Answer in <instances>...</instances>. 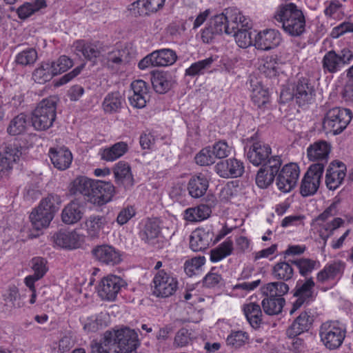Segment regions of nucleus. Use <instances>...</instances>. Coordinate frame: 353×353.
Returning <instances> with one entry per match:
<instances>
[{"instance_id":"393cba45","label":"nucleus","mask_w":353,"mask_h":353,"mask_svg":"<svg viewBox=\"0 0 353 353\" xmlns=\"http://www.w3.org/2000/svg\"><path fill=\"white\" fill-rule=\"evenodd\" d=\"M133 94L129 97L130 104L137 108L145 106L148 90L146 83L143 80H136L131 83Z\"/></svg>"},{"instance_id":"4c0bfd02","label":"nucleus","mask_w":353,"mask_h":353,"mask_svg":"<svg viewBox=\"0 0 353 353\" xmlns=\"http://www.w3.org/2000/svg\"><path fill=\"white\" fill-rule=\"evenodd\" d=\"M248 321L254 328H257L262 323V312L259 305L254 303L245 304L243 307Z\"/></svg>"},{"instance_id":"dca6fc26","label":"nucleus","mask_w":353,"mask_h":353,"mask_svg":"<svg viewBox=\"0 0 353 353\" xmlns=\"http://www.w3.org/2000/svg\"><path fill=\"white\" fill-rule=\"evenodd\" d=\"M331 151V145L325 141H315L307 148V155L310 161L315 162L311 165L321 166L324 171L325 166L327 164L329 154Z\"/></svg>"},{"instance_id":"f3484780","label":"nucleus","mask_w":353,"mask_h":353,"mask_svg":"<svg viewBox=\"0 0 353 353\" xmlns=\"http://www.w3.org/2000/svg\"><path fill=\"white\" fill-rule=\"evenodd\" d=\"M91 252L97 261L105 265L113 266L122 261L120 252L113 246L107 244L94 247Z\"/></svg>"},{"instance_id":"1a4fd4ad","label":"nucleus","mask_w":353,"mask_h":353,"mask_svg":"<svg viewBox=\"0 0 353 353\" xmlns=\"http://www.w3.org/2000/svg\"><path fill=\"white\" fill-rule=\"evenodd\" d=\"M300 174L299 167L296 163L285 165L277 175L276 184L278 189L284 192H290L296 186Z\"/></svg>"},{"instance_id":"c9c22d12","label":"nucleus","mask_w":353,"mask_h":353,"mask_svg":"<svg viewBox=\"0 0 353 353\" xmlns=\"http://www.w3.org/2000/svg\"><path fill=\"white\" fill-rule=\"evenodd\" d=\"M54 243L63 248L75 249L79 245V236L74 231H60L54 236Z\"/></svg>"},{"instance_id":"a19ab883","label":"nucleus","mask_w":353,"mask_h":353,"mask_svg":"<svg viewBox=\"0 0 353 353\" xmlns=\"http://www.w3.org/2000/svg\"><path fill=\"white\" fill-rule=\"evenodd\" d=\"M150 81L155 92L159 94L167 92L172 87L171 77L163 72L152 73Z\"/></svg>"},{"instance_id":"f257e3e1","label":"nucleus","mask_w":353,"mask_h":353,"mask_svg":"<svg viewBox=\"0 0 353 353\" xmlns=\"http://www.w3.org/2000/svg\"><path fill=\"white\" fill-rule=\"evenodd\" d=\"M139 345L137 333L128 327L105 332L103 341H93L90 344L92 353H135Z\"/></svg>"},{"instance_id":"bb28decb","label":"nucleus","mask_w":353,"mask_h":353,"mask_svg":"<svg viewBox=\"0 0 353 353\" xmlns=\"http://www.w3.org/2000/svg\"><path fill=\"white\" fill-rule=\"evenodd\" d=\"M313 321L310 312H303L294 321L286 331L289 338H294L301 333L307 331Z\"/></svg>"},{"instance_id":"bf43d9fd","label":"nucleus","mask_w":353,"mask_h":353,"mask_svg":"<svg viewBox=\"0 0 353 353\" xmlns=\"http://www.w3.org/2000/svg\"><path fill=\"white\" fill-rule=\"evenodd\" d=\"M248 341V335L243 331L232 332L226 339V343L232 347L238 348L245 344Z\"/></svg>"},{"instance_id":"2f4dec72","label":"nucleus","mask_w":353,"mask_h":353,"mask_svg":"<svg viewBox=\"0 0 353 353\" xmlns=\"http://www.w3.org/2000/svg\"><path fill=\"white\" fill-rule=\"evenodd\" d=\"M345 223L343 219L339 217L334 218L330 221H320L316 223L318 233L323 241V245H326L327 239L331 237L336 230L343 226Z\"/></svg>"},{"instance_id":"603ef678","label":"nucleus","mask_w":353,"mask_h":353,"mask_svg":"<svg viewBox=\"0 0 353 353\" xmlns=\"http://www.w3.org/2000/svg\"><path fill=\"white\" fill-rule=\"evenodd\" d=\"M250 89L252 91V100L259 107L262 108L269 102V94L268 92L258 86L253 89V78L252 77L250 80Z\"/></svg>"},{"instance_id":"20e7f679","label":"nucleus","mask_w":353,"mask_h":353,"mask_svg":"<svg viewBox=\"0 0 353 353\" xmlns=\"http://www.w3.org/2000/svg\"><path fill=\"white\" fill-rule=\"evenodd\" d=\"M57 117V100L49 97L39 102L31 115V123L37 131L46 130L51 128Z\"/></svg>"},{"instance_id":"39448f33","label":"nucleus","mask_w":353,"mask_h":353,"mask_svg":"<svg viewBox=\"0 0 353 353\" xmlns=\"http://www.w3.org/2000/svg\"><path fill=\"white\" fill-rule=\"evenodd\" d=\"M352 119V113L347 108H334L326 113L323 125L324 129L333 134L341 133Z\"/></svg>"},{"instance_id":"864d4df0","label":"nucleus","mask_w":353,"mask_h":353,"mask_svg":"<svg viewBox=\"0 0 353 353\" xmlns=\"http://www.w3.org/2000/svg\"><path fill=\"white\" fill-rule=\"evenodd\" d=\"M37 57V50L33 48H28L17 54L15 62L23 66L30 65L36 61Z\"/></svg>"},{"instance_id":"774afa93","label":"nucleus","mask_w":353,"mask_h":353,"mask_svg":"<svg viewBox=\"0 0 353 353\" xmlns=\"http://www.w3.org/2000/svg\"><path fill=\"white\" fill-rule=\"evenodd\" d=\"M292 263L299 268V273L302 276H307L312 272L316 265L315 261L309 259H300L292 261Z\"/></svg>"},{"instance_id":"a18cd8bd","label":"nucleus","mask_w":353,"mask_h":353,"mask_svg":"<svg viewBox=\"0 0 353 353\" xmlns=\"http://www.w3.org/2000/svg\"><path fill=\"white\" fill-rule=\"evenodd\" d=\"M29 117L25 114H19L13 118L7 128L9 134L15 136L25 132L27 130Z\"/></svg>"},{"instance_id":"69168bd1","label":"nucleus","mask_w":353,"mask_h":353,"mask_svg":"<svg viewBox=\"0 0 353 353\" xmlns=\"http://www.w3.org/2000/svg\"><path fill=\"white\" fill-rule=\"evenodd\" d=\"M55 75L64 72L73 65V61L68 57L61 56L56 61L50 62Z\"/></svg>"},{"instance_id":"0e129e2a","label":"nucleus","mask_w":353,"mask_h":353,"mask_svg":"<svg viewBox=\"0 0 353 353\" xmlns=\"http://www.w3.org/2000/svg\"><path fill=\"white\" fill-rule=\"evenodd\" d=\"M205 262V259L204 256L194 257L191 260L185 261L184 270L188 276H191L197 273Z\"/></svg>"},{"instance_id":"412c9836","label":"nucleus","mask_w":353,"mask_h":353,"mask_svg":"<svg viewBox=\"0 0 353 353\" xmlns=\"http://www.w3.org/2000/svg\"><path fill=\"white\" fill-rule=\"evenodd\" d=\"M214 233L210 229L199 228L190 236V248L194 252L204 251L212 242Z\"/></svg>"},{"instance_id":"a211bd4d","label":"nucleus","mask_w":353,"mask_h":353,"mask_svg":"<svg viewBox=\"0 0 353 353\" xmlns=\"http://www.w3.org/2000/svg\"><path fill=\"white\" fill-rule=\"evenodd\" d=\"M217 174L225 179L241 176L244 172L243 163L235 158H230L217 163L214 167Z\"/></svg>"},{"instance_id":"13d9d810","label":"nucleus","mask_w":353,"mask_h":353,"mask_svg":"<svg viewBox=\"0 0 353 353\" xmlns=\"http://www.w3.org/2000/svg\"><path fill=\"white\" fill-rule=\"evenodd\" d=\"M227 17L225 12L214 16L210 21L212 23V28L215 29L216 32H219L221 34L225 32L227 34H232L231 30L229 28Z\"/></svg>"},{"instance_id":"4d7b16f0","label":"nucleus","mask_w":353,"mask_h":353,"mask_svg":"<svg viewBox=\"0 0 353 353\" xmlns=\"http://www.w3.org/2000/svg\"><path fill=\"white\" fill-rule=\"evenodd\" d=\"M250 28L244 27L232 34L240 48H246L252 44L251 32L249 31Z\"/></svg>"},{"instance_id":"72a5a7b5","label":"nucleus","mask_w":353,"mask_h":353,"mask_svg":"<svg viewBox=\"0 0 353 353\" xmlns=\"http://www.w3.org/2000/svg\"><path fill=\"white\" fill-rule=\"evenodd\" d=\"M208 186V180L205 176H192L188 183L189 194L193 198H200L205 194Z\"/></svg>"},{"instance_id":"4be33fe9","label":"nucleus","mask_w":353,"mask_h":353,"mask_svg":"<svg viewBox=\"0 0 353 353\" xmlns=\"http://www.w3.org/2000/svg\"><path fill=\"white\" fill-rule=\"evenodd\" d=\"M75 52H81L83 57L89 60L99 57L106 51V46L102 43L87 42L84 40H78L73 43Z\"/></svg>"},{"instance_id":"c756f323","label":"nucleus","mask_w":353,"mask_h":353,"mask_svg":"<svg viewBox=\"0 0 353 353\" xmlns=\"http://www.w3.org/2000/svg\"><path fill=\"white\" fill-rule=\"evenodd\" d=\"M225 15L232 34L244 27H251L250 19L245 17L237 9L228 8L225 10Z\"/></svg>"},{"instance_id":"473e14b6","label":"nucleus","mask_w":353,"mask_h":353,"mask_svg":"<svg viewBox=\"0 0 353 353\" xmlns=\"http://www.w3.org/2000/svg\"><path fill=\"white\" fill-rule=\"evenodd\" d=\"M160 234V222L158 219H150L146 221L140 232V237L145 243L154 244Z\"/></svg>"},{"instance_id":"5701e85b","label":"nucleus","mask_w":353,"mask_h":353,"mask_svg":"<svg viewBox=\"0 0 353 353\" xmlns=\"http://www.w3.org/2000/svg\"><path fill=\"white\" fill-rule=\"evenodd\" d=\"M281 41V35L277 30H265L256 35L254 46L257 49L269 50L279 46Z\"/></svg>"},{"instance_id":"4468645a","label":"nucleus","mask_w":353,"mask_h":353,"mask_svg":"<svg viewBox=\"0 0 353 353\" xmlns=\"http://www.w3.org/2000/svg\"><path fill=\"white\" fill-rule=\"evenodd\" d=\"M247 158L255 166L265 163L272 153L271 147L265 142L254 139L245 148Z\"/></svg>"},{"instance_id":"2eb2a0df","label":"nucleus","mask_w":353,"mask_h":353,"mask_svg":"<svg viewBox=\"0 0 353 353\" xmlns=\"http://www.w3.org/2000/svg\"><path fill=\"white\" fill-rule=\"evenodd\" d=\"M324 171L321 166L310 165L302 179L300 192L303 196L314 194L319 189Z\"/></svg>"},{"instance_id":"f8f14e48","label":"nucleus","mask_w":353,"mask_h":353,"mask_svg":"<svg viewBox=\"0 0 353 353\" xmlns=\"http://www.w3.org/2000/svg\"><path fill=\"white\" fill-rule=\"evenodd\" d=\"M314 282L312 278L305 281L299 280L294 289V296L296 300L292 303L290 313L292 314L304 304H308L313 300Z\"/></svg>"},{"instance_id":"49530a36","label":"nucleus","mask_w":353,"mask_h":353,"mask_svg":"<svg viewBox=\"0 0 353 353\" xmlns=\"http://www.w3.org/2000/svg\"><path fill=\"white\" fill-rule=\"evenodd\" d=\"M55 74L50 62H43L32 73L34 81L38 83L49 81Z\"/></svg>"},{"instance_id":"f704fd0d","label":"nucleus","mask_w":353,"mask_h":353,"mask_svg":"<svg viewBox=\"0 0 353 353\" xmlns=\"http://www.w3.org/2000/svg\"><path fill=\"white\" fill-rule=\"evenodd\" d=\"M94 183H95V181L91 180L86 176H77L70 185V192L72 194H81L86 196L88 200Z\"/></svg>"},{"instance_id":"680f3d73","label":"nucleus","mask_w":353,"mask_h":353,"mask_svg":"<svg viewBox=\"0 0 353 353\" xmlns=\"http://www.w3.org/2000/svg\"><path fill=\"white\" fill-rule=\"evenodd\" d=\"M260 70L268 77H275L278 72V63L272 57H267L260 65Z\"/></svg>"},{"instance_id":"aec40b11","label":"nucleus","mask_w":353,"mask_h":353,"mask_svg":"<svg viewBox=\"0 0 353 353\" xmlns=\"http://www.w3.org/2000/svg\"><path fill=\"white\" fill-rule=\"evenodd\" d=\"M22 148L17 143L8 144L0 152V177L12 168V164L21 157Z\"/></svg>"},{"instance_id":"9b49d317","label":"nucleus","mask_w":353,"mask_h":353,"mask_svg":"<svg viewBox=\"0 0 353 353\" xmlns=\"http://www.w3.org/2000/svg\"><path fill=\"white\" fill-rule=\"evenodd\" d=\"M293 97L299 105L310 103L315 96L314 85L308 77H300L294 83Z\"/></svg>"},{"instance_id":"c03bdc74","label":"nucleus","mask_w":353,"mask_h":353,"mask_svg":"<svg viewBox=\"0 0 353 353\" xmlns=\"http://www.w3.org/2000/svg\"><path fill=\"white\" fill-rule=\"evenodd\" d=\"M153 52L157 67L168 66L174 64L177 60V55L173 50L163 48Z\"/></svg>"},{"instance_id":"ea45409f","label":"nucleus","mask_w":353,"mask_h":353,"mask_svg":"<svg viewBox=\"0 0 353 353\" xmlns=\"http://www.w3.org/2000/svg\"><path fill=\"white\" fill-rule=\"evenodd\" d=\"M128 150V144L121 141L114 143L101 152V159L106 161H113L122 157Z\"/></svg>"},{"instance_id":"6ab92c4d","label":"nucleus","mask_w":353,"mask_h":353,"mask_svg":"<svg viewBox=\"0 0 353 353\" xmlns=\"http://www.w3.org/2000/svg\"><path fill=\"white\" fill-rule=\"evenodd\" d=\"M345 165L339 161H333L329 165L326 174L325 183L330 190H334L343 183L346 175Z\"/></svg>"},{"instance_id":"9d476101","label":"nucleus","mask_w":353,"mask_h":353,"mask_svg":"<svg viewBox=\"0 0 353 353\" xmlns=\"http://www.w3.org/2000/svg\"><path fill=\"white\" fill-rule=\"evenodd\" d=\"M319 334L322 342L330 350L339 347L345 338L344 330L334 322L323 323L320 327Z\"/></svg>"},{"instance_id":"3c124183","label":"nucleus","mask_w":353,"mask_h":353,"mask_svg":"<svg viewBox=\"0 0 353 353\" xmlns=\"http://www.w3.org/2000/svg\"><path fill=\"white\" fill-rule=\"evenodd\" d=\"M128 50L125 49H115L110 51L107 54V63L108 66H120L128 63Z\"/></svg>"},{"instance_id":"37998d69","label":"nucleus","mask_w":353,"mask_h":353,"mask_svg":"<svg viewBox=\"0 0 353 353\" xmlns=\"http://www.w3.org/2000/svg\"><path fill=\"white\" fill-rule=\"evenodd\" d=\"M211 212V208L208 205H199L196 208H190L185 210L184 219L191 222L200 221L208 218Z\"/></svg>"},{"instance_id":"58836bf2","label":"nucleus","mask_w":353,"mask_h":353,"mask_svg":"<svg viewBox=\"0 0 353 353\" xmlns=\"http://www.w3.org/2000/svg\"><path fill=\"white\" fill-rule=\"evenodd\" d=\"M123 99L119 92L108 93L104 98L102 107L105 112L115 113L122 108Z\"/></svg>"},{"instance_id":"09e8293b","label":"nucleus","mask_w":353,"mask_h":353,"mask_svg":"<svg viewBox=\"0 0 353 353\" xmlns=\"http://www.w3.org/2000/svg\"><path fill=\"white\" fill-rule=\"evenodd\" d=\"M272 274L277 280L288 281L293 277L294 270L289 263L279 262L273 266Z\"/></svg>"},{"instance_id":"7ed1b4c3","label":"nucleus","mask_w":353,"mask_h":353,"mask_svg":"<svg viewBox=\"0 0 353 353\" xmlns=\"http://www.w3.org/2000/svg\"><path fill=\"white\" fill-rule=\"evenodd\" d=\"M61 202V198L54 194H50L43 199L37 208L30 215L33 228L39 230L48 227L55 213L59 209Z\"/></svg>"},{"instance_id":"7c9ffc66","label":"nucleus","mask_w":353,"mask_h":353,"mask_svg":"<svg viewBox=\"0 0 353 353\" xmlns=\"http://www.w3.org/2000/svg\"><path fill=\"white\" fill-rule=\"evenodd\" d=\"M165 0H138L132 4V10L140 16L157 12L164 6Z\"/></svg>"},{"instance_id":"de8ad7c7","label":"nucleus","mask_w":353,"mask_h":353,"mask_svg":"<svg viewBox=\"0 0 353 353\" xmlns=\"http://www.w3.org/2000/svg\"><path fill=\"white\" fill-rule=\"evenodd\" d=\"M284 298L266 296L261 303L263 311L268 315H275L281 312L285 304Z\"/></svg>"},{"instance_id":"6e6552de","label":"nucleus","mask_w":353,"mask_h":353,"mask_svg":"<svg viewBox=\"0 0 353 353\" xmlns=\"http://www.w3.org/2000/svg\"><path fill=\"white\" fill-rule=\"evenodd\" d=\"M125 285V281L120 276L109 274L100 281L97 287L98 294L103 300L112 301Z\"/></svg>"},{"instance_id":"5fc2aeb1","label":"nucleus","mask_w":353,"mask_h":353,"mask_svg":"<svg viewBox=\"0 0 353 353\" xmlns=\"http://www.w3.org/2000/svg\"><path fill=\"white\" fill-rule=\"evenodd\" d=\"M5 306L8 309L19 308L23 306L21 301L20 295L18 289L16 287L10 288L8 291L3 295Z\"/></svg>"},{"instance_id":"052dcab7","label":"nucleus","mask_w":353,"mask_h":353,"mask_svg":"<svg viewBox=\"0 0 353 353\" xmlns=\"http://www.w3.org/2000/svg\"><path fill=\"white\" fill-rule=\"evenodd\" d=\"M216 158L211 146L203 148L195 157L196 163L200 165H210L214 163Z\"/></svg>"},{"instance_id":"e2e57ef3","label":"nucleus","mask_w":353,"mask_h":353,"mask_svg":"<svg viewBox=\"0 0 353 353\" xmlns=\"http://www.w3.org/2000/svg\"><path fill=\"white\" fill-rule=\"evenodd\" d=\"M192 339V332L186 328H181L176 333L174 345L180 347H185L191 344Z\"/></svg>"},{"instance_id":"0eeeda50","label":"nucleus","mask_w":353,"mask_h":353,"mask_svg":"<svg viewBox=\"0 0 353 353\" xmlns=\"http://www.w3.org/2000/svg\"><path fill=\"white\" fill-rule=\"evenodd\" d=\"M353 60V52L349 48H343L336 53L334 50L327 52L323 57L322 63L325 70L335 73Z\"/></svg>"},{"instance_id":"79ce46f5","label":"nucleus","mask_w":353,"mask_h":353,"mask_svg":"<svg viewBox=\"0 0 353 353\" xmlns=\"http://www.w3.org/2000/svg\"><path fill=\"white\" fill-rule=\"evenodd\" d=\"M261 290L265 296L283 298V296L289 291V286L282 281L272 282L263 286Z\"/></svg>"},{"instance_id":"e433bc0d","label":"nucleus","mask_w":353,"mask_h":353,"mask_svg":"<svg viewBox=\"0 0 353 353\" xmlns=\"http://www.w3.org/2000/svg\"><path fill=\"white\" fill-rule=\"evenodd\" d=\"M108 223V219L104 216H90L85 222L88 235L92 238L99 237L100 232L104 229Z\"/></svg>"},{"instance_id":"c85d7f7f","label":"nucleus","mask_w":353,"mask_h":353,"mask_svg":"<svg viewBox=\"0 0 353 353\" xmlns=\"http://www.w3.org/2000/svg\"><path fill=\"white\" fill-rule=\"evenodd\" d=\"M84 206L77 200L69 203L61 213L62 221L66 224H74L81 219L84 214Z\"/></svg>"},{"instance_id":"f03ea898","label":"nucleus","mask_w":353,"mask_h":353,"mask_svg":"<svg viewBox=\"0 0 353 353\" xmlns=\"http://www.w3.org/2000/svg\"><path fill=\"white\" fill-rule=\"evenodd\" d=\"M274 19L283 30L293 37L301 35L305 29V19L303 12L292 3L281 5L274 15Z\"/></svg>"},{"instance_id":"423d86ee","label":"nucleus","mask_w":353,"mask_h":353,"mask_svg":"<svg viewBox=\"0 0 353 353\" xmlns=\"http://www.w3.org/2000/svg\"><path fill=\"white\" fill-rule=\"evenodd\" d=\"M152 294L157 297L172 296L178 289L177 279L170 271L159 270L153 279Z\"/></svg>"},{"instance_id":"ddd939ff","label":"nucleus","mask_w":353,"mask_h":353,"mask_svg":"<svg viewBox=\"0 0 353 353\" xmlns=\"http://www.w3.org/2000/svg\"><path fill=\"white\" fill-rule=\"evenodd\" d=\"M115 193V188L110 181H95L88 201L98 206L110 202Z\"/></svg>"},{"instance_id":"b1692460","label":"nucleus","mask_w":353,"mask_h":353,"mask_svg":"<svg viewBox=\"0 0 353 353\" xmlns=\"http://www.w3.org/2000/svg\"><path fill=\"white\" fill-rule=\"evenodd\" d=\"M345 267V263L341 260L329 263L317 274V281L324 283L330 280L339 279L343 274Z\"/></svg>"},{"instance_id":"6e6d98bb","label":"nucleus","mask_w":353,"mask_h":353,"mask_svg":"<svg viewBox=\"0 0 353 353\" xmlns=\"http://www.w3.org/2000/svg\"><path fill=\"white\" fill-rule=\"evenodd\" d=\"M213 62L212 58L205 59L192 63L185 70V75L192 77L204 74L205 70L209 68Z\"/></svg>"},{"instance_id":"cd10ccee","label":"nucleus","mask_w":353,"mask_h":353,"mask_svg":"<svg viewBox=\"0 0 353 353\" xmlns=\"http://www.w3.org/2000/svg\"><path fill=\"white\" fill-rule=\"evenodd\" d=\"M115 182L125 188H130L134 185V179L128 163L124 161L118 162L113 168Z\"/></svg>"},{"instance_id":"338daca9","label":"nucleus","mask_w":353,"mask_h":353,"mask_svg":"<svg viewBox=\"0 0 353 353\" xmlns=\"http://www.w3.org/2000/svg\"><path fill=\"white\" fill-rule=\"evenodd\" d=\"M281 164L282 161L279 156H270L266 162L261 165V168L276 176L280 172Z\"/></svg>"},{"instance_id":"8fccbe9b","label":"nucleus","mask_w":353,"mask_h":353,"mask_svg":"<svg viewBox=\"0 0 353 353\" xmlns=\"http://www.w3.org/2000/svg\"><path fill=\"white\" fill-rule=\"evenodd\" d=\"M233 250V243L230 239H227L221 243L216 248L211 250L210 260L212 262H218L225 257L230 255Z\"/></svg>"},{"instance_id":"a878e982","label":"nucleus","mask_w":353,"mask_h":353,"mask_svg":"<svg viewBox=\"0 0 353 353\" xmlns=\"http://www.w3.org/2000/svg\"><path fill=\"white\" fill-rule=\"evenodd\" d=\"M49 156L53 165L59 170L68 169L72 161L71 152L65 148H50Z\"/></svg>"}]
</instances>
